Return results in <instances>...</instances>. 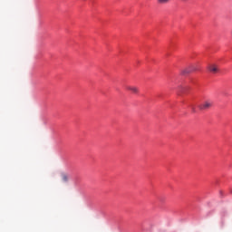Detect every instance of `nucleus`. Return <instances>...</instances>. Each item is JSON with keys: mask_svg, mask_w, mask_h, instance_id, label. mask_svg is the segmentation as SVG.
Returning a JSON list of instances; mask_svg holds the SVG:
<instances>
[{"mask_svg": "<svg viewBox=\"0 0 232 232\" xmlns=\"http://www.w3.org/2000/svg\"><path fill=\"white\" fill-rule=\"evenodd\" d=\"M126 90H128L129 92H131V93H135V94L139 93V88L135 86L127 85Z\"/></svg>", "mask_w": 232, "mask_h": 232, "instance_id": "obj_3", "label": "nucleus"}, {"mask_svg": "<svg viewBox=\"0 0 232 232\" xmlns=\"http://www.w3.org/2000/svg\"><path fill=\"white\" fill-rule=\"evenodd\" d=\"M213 106V102L209 100L205 101L201 104L198 105L199 110H209Z\"/></svg>", "mask_w": 232, "mask_h": 232, "instance_id": "obj_1", "label": "nucleus"}, {"mask_svg": "<svg viewBox=\"0 0 232 232\" xmlns=\"http://www.w3.org/2000/svg\"><path fill=\"white\" fill-rule=\"evenodd\" d=\"M171 0H157L158 5H168Z\"/></svg>", "mask_w": 232, "mask_h": 232, "instance_id": "obj_5", "label": "nucleus"}, {"mask_svg": "<svg viewBox=\"0 0 232 232\" xmlns=\"http://www.w3.org/2000/svg\"><path fill=\"white\" fill-rule=\"evenodd\" d=\"M208 68L211 73H217V72H218V65L215 63L209 64Z\"/></svg>", "mask_w": 232, "mask_h": 232, "instance_id": "obj_2", "label": "nucleus"}, {"mask_svg": "<svg viewBox=\"0 0 232 232\" xmlns=\"http://www.w3.org/2000/svg\"><path fill=\"white\" fill-rule=\"evenodd\" d=\"M63 182H68V179H70V176L66 173H62L61 175Z\"/></svg>", "mask_w": 232, "mask_h": 232, "instance_id": "obj_4", "label": "nucleus"}, {"mask_svg": "<svg viewBox=\"0 0 232 232\" xmlns=\"http://www.w3.org/2000/svg\"><path fill=\"white\" fill-rule=\"evenodd\" d=\"M183 73H189V72H188V71H187V72H184Z\"/></svg>", "mask_w": 232, "mask_h": 232, "instance_id": "obj_7", "label": "nucleus"}, {"mask_svg": "<svg viewBox=\"0 0 232 232\" xmlns=\"http://www.w3.org/2000/svg\"><path fill=\"white\" fill-rule=\"evenodd\" d=\"M192 113H197V109H195V105H190Z\"/></svg>", "mask_w": 232, "mask_h": 232, "instance_id": "obj_6", "label": "nucleus"}]
</instances>
